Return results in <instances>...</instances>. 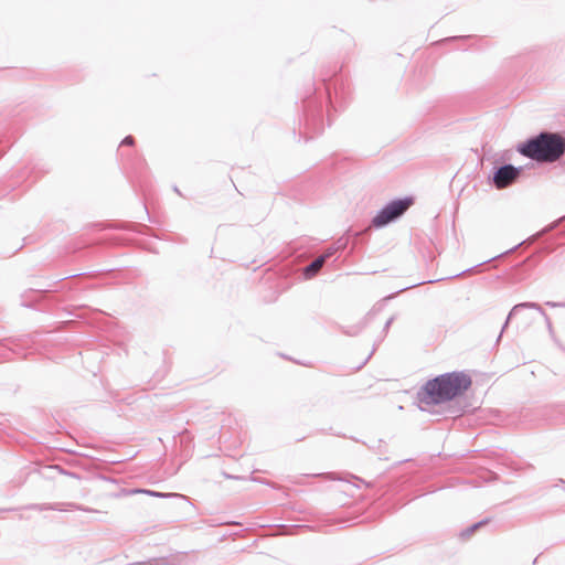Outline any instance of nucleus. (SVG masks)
<instances>
[{"label":"nucleus","instance_id":"f257e3e1","mask_svg":"<svg viewBox=\"0 0 565 565\" xmlns=\"http://www.w3.org/2000/svg\"><path fill=\"white\" fill-rule=\"evenodd\" d=\"M471 386V379L460 372L446 373L428 381L422 401L439 404L462 395Z\"/></svg>","mask_w":565,"mask_h":565},{"label":"nucleus","instance_id":"f03ea898","mask_svg":"<svg viewBox=\"0 0 565 565\" xmlns=\"http://www.w3.org/2000/svg\"><path fill=\"white\" fill-rule=\"evenodd\" d=\"M523 156L539 162H554L565 152V140L558 134L542 132L518 148Z\"/></svg>","mask_w":565,"mask_h":565},{"label":"nucleus","instance_id":"7ed1b4c3","mask_svg":"<svg viewBox=\"0 0 565 565\" xmlns=\"http://www.w3.org/2000/svg\"><path fill=\"white\" fill-rule=\"evenodd\" d=\"M414 204L413 198H404L395 200L383 207L380 213L373 218V224L376 227L384 226L395 218L399 217Z\"/></svg>","mask_w":565,"mask_h":565},{"label":"nucleus","instance_id":"20e7f679","mask_svg":"<svg viewBox=\"0 0 565 565\" xmlns=\"http://www.w3.org/2000/svg\"><path fill=\"white\" fill-rule=\"evenodd\" d=\"M520 174V170L512 166L501 167L494 174L493 182L498 189H504L513 183Z\"/></svg>","mask_w":565,"mask_h":565},{"label":"nucleus","instance_id":"39448f33","mask_svg":"<svg viewBox=\"0 0 565 565\" xmlns=\"http://www.w3.org/2000/svg\"><path fill=\"white\" fill-rule=\"evenodd\" d=\"M327 256H320L315 259L309 266L305 269V275L307 278L313 277L323 266Z\"/></svg>","mask_w":565,"mask_h":565},{"label":"nucleus","instance_id":"423d86ee","mask_svg":"<svg viewBox=\"0 0 565 565\" xmlns=\"http://www.w3.org/2000/svg\"><path fill=\"white\" fill-rule=\"evenodd\" d=\"M479 525L476 524L473 526H471L470 529L466 530L465 532L461 533V536L463 537H469L470 535L473 534V532L476 531V529L478 527Z\"/></svg>","mask_w":565,"mask_h":565},{"label":"nucleus","instance_id":"0eeeda50","mask_svg":"<svg viewBox=\"0 0 565 565\" xmlns=\"http://www.w3.org/2000/svg\"><path fill=\"white\" fill-rule=\"evenodd\" d=\"M121 143L126 146H132L135 143V140L131 136H128L122 140Z\"/></svg>","mask_w":565,"mask_h":565},{"label":"nucleus","instance_id":"6e6552de","mask_svg":"<svg viewBox=\"0 0 565 565\" xmlns=\"http://www.w3.org/2000/svg\"><path fill=\"white\" fill-rule=\"evenodd\" d=\"M136 492H143V493H148V494H151V495H160L159 493H156V492H152V491H146V490H137Z\"/></svg>","mask_w":565,"mask_h":565}]
</instances>
